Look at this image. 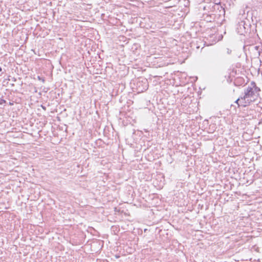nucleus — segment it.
<instances>
[{
  "label": "nucleus",
  "instance_id": "obj_1",
  "mask_svg": "<svg viewBox=\"0 0 262 262\" xmlns=\"http://www.w3.org/2000/svg\"><path fill=\"white\" fill-rule=\"evenodd\" d=\"M251 84V86H248L245 89L244 94L235 101L238 107H247L257 99L260 89L256 86L254 82Z\"/></svg>",
  "mask_w": 262,
  "mask_h": 262
},
{
  "label": "nucleus",
  "instance_id": "obj_2",
  "mask_svg": "<svg viewBox=\"0 0 262 262\" xmlns=\"http://www.w3.org/2000/svg\"><path fill=\"white\" fill-rule=\"evenodd\" d=\"M6 101L3 99V97H0V104H3L4 103H5Z\"/></svg>",
  "mask_w": 262,
  "mask_h": 262
},
{
  "label": "nucleus",
  "instance_id": "obj_3",
  "mask_svg": "<svg viewBox=\"0 0 262 262\" xmlns=\"http://www.w3.org/2000/svg\"><path fill=\"white\" fill-rule=\"evenodd\" d=\"M227 52L228 54H230L231 53V50L229 49H227Z\"/></svg>",
  "mask_w": 262,
  "mask_h": 262
},
{
  "label": "nucleus",
  "instance_id": "obj_4",
  "mask_svg": "<svg viewBox=\"0 0 262 262\" xmlns=\"http://www.w3.org/2000/svg\"><path fill=\"white\" fill-rule=\"evenodd\" d=\"M12 81H13V82H15V81H16V78H14V77H13V78H12Z\"/></svg>",
  "mask_w": 262,
  "mask_h": 262
},
{
  "label": "nucleus",
  "instance_id": "obj_5",
  "mask_svg": "<svg viewBox=\"0 0 262 262\" xmlns=\"http://www.w3.org/2000/svg\"><path fill=\"white\" fill-rule=\"evenodd\" d=\"M147 89V84H146L145 88H143L144 90H146Z\"/></svg>",
  "mask_w": 262,
  "mask_h": 262
},
{
  "label": "nucleus",
  "instance_id": "obj_6",
  "mask_svg": "<svg viewBox=\"0 0 262 262\" xmlns=\"http://www.w3.org/2000/svg\"><path fill=\"white\" fill-rule=\"evenodd\" d=\"M0 71H2V68L0 67Z\"/></svg>",
  "mask_w": 262,
  "mask_h": 262
}]
</instances>
